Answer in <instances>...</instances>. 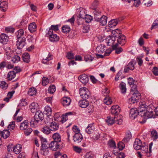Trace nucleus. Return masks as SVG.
Returning <instances> with one entry per match:
<instances>
[{"instance_id": "nucleus-1", "label": "nucleus", "mask_w": 158, "mask_h": 158, "mask_svg": "<svg viewBox=\"0 0 158 158\" xmlns=\"http://www.w3.org/2000/svg\"><path fill=\"white\" fill-rule=\"evenodd\" d=\"M111 112L112 114H114V117H107L106 120V123L108 125L111 126L114 123L119 125H121L122 123V120L121 119L120 115L117 116L120 112V107L118 105L112 106L111 108Z\"/></svg>"}, {"instance_id": "nucleus-2", "label": "nucleus", "mask_w": 158, "mask_h": 158, "mask_svg": "<svg viewBox=\"0 0 158 158\" xmlns=\"http://www.w3.org/2000/svg\"><path fill=\"white\" fill-rule=\"evenodd\" d=\"M34 118H31L30 122L31 125L32 127L36 126L38 122L44 119V114L40 110H38L35 112Z\"/></svg>"}, {"instance_id": "nucleus-3", "label": "nucleus", "mask_w": 158, "mask_h": 158, "mask_svg": "<svg viewBox=\"0 0 158 158\" xmlns=\"http://www.w3.org/2000/svg\"><path fill=\"white\" fill-rule=\"evenodd\" d=\"M44 122L45 124L49 126L51 131H56L58 129L59 123L54 121L52 118L47 117L44 120Z\"/></svg>"}, {"instance_id": "nucleus-4", "label": "nucleus", "mask_w": 158, "mask_h": 158, "mask_svg": "<svg viewBox=\"0 0 158 158\" xmlns=\"http://www.w3.org/2000/svg\"><path fill=\"white\" fill-rule=\"evenodd\" d=\"M79 94L81 97L84 99H86L89 97L90 93L87 88L84 87L80 89Z\"/></svg>"}, {"instance_id": "nucleus-5", "label": "nucleus", "mask_w": 158, "mask_h": 158, "mask_svg": "<svg viewBox=\"0 0 158 158\" xmlns=\"http://www.w3.org/2000/svg\"><path fill=\"white\" fill-rule=\"evenodd\" d=\"M118 29L114 31V32H116V34L117 35V44H120L122 46L124 45L126 43V37L123 35H122L119 33V34H118Z\"/></svg>"}, {"instance_id": "nucleus-6", "label": "nucleus", "mask_w": 158, "mask_h": 158, "mask_svg": "<svg viewBox=\"0 0 158 158\" xmlns=\"http://www.w3.org/2000/svg\"><path fill=\"white\" fill-rule=\"evenodd\" d=\"M140 94L138 91H136L132 95L131 98L129 99V103L130 104L137 102L140 98Z\"/></svg>"}, {"instance_id": "nucleus-7", "label": "nucleus", "mask_w": 158, "mask_h": 158, "mask_svg": "<svg viewBox=\"0 0 158 158\" xmlns=\"http://www.w3.org/2000/svg\"><path fill=\"white\" fill-rule=\"evenodd\" d=\"M142 114H140L141 116H145L148 118H155V116L153 113V110L149 106L147 107V110Z\"/></svg>"}, {"instance_id": "nucleus-8", "label": "nucleus", "mask_w": 158, "mask_h": 158, "mask_svg": "<svg viewBox=\"0 0 158 158\" xmlns=\"http://www.w3.org/2000/svg\"><path fill=\"white\" fill-rule=\"evenodd\" d=\"M26 37L19 38L16 41V46L18 48H23L26 44Z\"/></svg>"}, {"instance_id": "nucleus-9", "label": "nucleus", "mask_w": 158, "mask_h": 158, "mask_svg": "<svg viewBox=\"0 0 158 158\" xmlns=\"http://www.w3.org/2000/svg\"><path fill=\"white\" fill-rule=\"evenodd\" d=\"M149 106H147L145 102H142L139 103V106L138 108V110L139 112V115L140 114H142L144 112H145L147 110V107Z\"/></svg>"}, {"instance_id": "nucleus-10", "label": "nucleus", "mask_w": 158, "mask_h": 158, "mask_svg": "<svg viewBox=\"0 0 158 158\" xmlns=\"http://www.w3.org/2000/svg\"><path fill=\"white\" fill-rule=\"evenodd\" d=\"M139 112L136 108H132L130 109V117L134 119L138 114L139 115Z\"/></svg>"}, {"instance_id": "nucleus-11", "label": "nucleus", "mask_w": 158, "mask_h": 158, "mask_svg": "<svg viewBox=\"0 0 158 158\" xmlns=\"http://www.w3.org/2000/svg\"><path fill=\"white\" fill-rule=\"evenodd\" d=\"M47 36H49L50 40L52 42H56L59 40V37L56 34H46Z\"/></svg>"}, {"instance_id": "nucleus-12", "label": "nucleus", "mask_w": 158, "mask_h": 158, "mask_svg": "<svg viewBox=\"0 0 158 158\" xmlns=\"http://www.w3.org/2000/svg\"><path fill=\"white\" fill-rule=\"evenodd\" d=\"M71 100L69 97H64L62 99V103L64 107H67L69 106L70 104Z\"/></svg>"}, {"instance_id": "nucleus-13", "label": "nucleus", "mask_w": 158, "mask_h": 158, "mask_svg": "<svg viewBox=\"0 0 158 158\" xmlns=\"http://www.w3.org/2000/svg\"><path fill=\"white\" fill-rule=\"evenodd\" d=\"M59 144L58 142L52 141L49 144V147L52 150L56 151L59 148Z\"/></svg>"}, {"instance_id": "nucleus-14", "label": "nucleus", "mask_w": 158, "mask_h": 158, "mask_svg": "<svg viewBox=\"0 0 158 158\" xmlns=\"http://www.w3.org/2000/svg\"><path fill=\"white\" fill-rule=\"evenodd\" d=\"M117 36V35H116V34L114 33V34L112 37H109V38H108V41L107 40V43L108 44V45H112V47L114 45V43L115 42V38Z\"/></svg>"}, {"instance_id": "nucleus-15", "label": "nucleus", "mask_w": 158, "mask_h": 158, "mask_svg": "<svg viewBox=\"0 0 158 158\" xmlns=\"http://www.w3.org/2000/svg\"><path fill=\"white\" fill-rule=\"evenodd\" d=\"M78 79L82 83L85 84L89 81L88 76L85 74L80 75L78 77Z\"/></svg>"}, {"instance_id": "nucleus-16", "label": "nucleus", "mask_w": 158, "mask_h": 158, "mask_svg": "<svg viewBox=\"0 0 158 158\" xmlns=\"http://www.w3.org/2000/svg\"><path fill=\"white\" fill-rule=\"evenodd\" d=\"M21 71V69H19L18 71H11L8 73L7 76V78L9 81H11L16 76V73L19 72Z\"/></svg>"}, {"instance_id": "nucleus-17", "label": "nucleus", "mask_w": 158, "mask_h": 158, "mask_svg": "<svg viewBox=\"0 0 158 158\" xmlns=\"http://www.w3.org/2000/svg\"><path fill=\"white\" fill-rule=\"evenodd\" d=\"M107 17L105 15H103L99 19V18H96L95 19L97 21H99L100 25L102 26L105 25L107 22Z\"/></svg>"}, {"instance_id": "nucleus-18", "label": "nucleus", "mask_w": 158, "mask_h": 158, "mask_svg": "<svg viewBox=\"0 0 158 158\" xmlns=\"http://www.w3.org/2000/svg\"><path fill=\"white\" fill-rule=\"evenodd\" d=\"M9 40V37L5 34H2L0 35V42L3 44H7Z\"/></svg>"}, {"instance_id": "nucleus-19", "label": "nucleus", "mask_w": 158, "mask_h": 158, "mask_svg": "<svg viewBox=\"0 0 158 158\" xmlns=\"http://www.w3.org/2000/svg\"><path fill=\"white\" fill-rule=\"evenodd\" d=\"M83 137L81 133L75 134L73 136V139L74 142L78 143L81 141Z\"/></svg>"}, {"instance_id": "nucleus-20", "label": "nucleus", "mask_w": 158, "mask_h": 158, "mask_svg": "<svg viewBox=\"0 0 158 158\" xmlns=\"http://www.w3.org/2000/svg\"><path fill=\"white\" fill-rule=\"evenodd\" d=\"M142 145V142L138 139H136L134 144V147L136 150H139L141 146Z\"/></svg>"}, {"instance_id": "nucleus-21", "label": "nucleus", "mask_w": 158, "mask_h": 158, "mask_svg": "<svg viewBox=\"0 0 158 158\" xmlns=\"http://www.w3.org/2000/svg\"><path fill=\"white\" fill-rule=\"evenodd\" d=\"M30 108L31 111L32 113H35L37 112V110L38 108V105L35 102H33L30 106Z\"/></svg>"}, {"instance_id": "nucleus-22", "label": "nucleus", "mask_w": 158, "mask_h": 158, "mask_svg": "<svg viewBox=\"0 0 158 158\" xmlns=\"http://www.w3.org/2000/svg\"><path fill=\"white\" fill-rule=\"evenodd\" d=\"M95 129L93 123L89 124L85 129V131L88 134L92 133Z\"/></svg>"}, {"instance_id": "nucleus-23", "label": "nucleus", "mask_w": 158, "mask_h": 158, "mask_svg": "<svg viewBox=\"0 0 158 158\" xmlns=\"http://www.w3.org/2000/svg\"><path fill=\"white\" fill-rule=\"evenodd\" d=\"M28 126V120H26L20 123V129L22 130H26Z\"/></svg>"}, {"instance_id": "nucleus-24", "label": "nucleus", "mask_w": 158, "mask_h": 158, "mask_svg": "<svg viewBox=\"0 0 158 158\" xmlns=\"http://www.w3.org/2000/svg\"><path fill=\"white\" fill-rule=\"evenodd\" d=\"M52 138L54 140L53 141L59 143L61 141V136L58 133H56L53 134Z\"/></svg>"}, {"instance_id": "nucleus-25", "label": "nucleus", "mask_w": 158, "mask_h": 158, "mask_svg": "<svg viewBox=\"0 0 158 158\" xmlns=\"http://www.w3.org/2000/svg\"><path fill=\"white\" fill-rule=\"evenodd\" d=\"M22 146L20 144H17L13 147V152L16 154H19L21 151Z\"/></svg>"}, {"instance_id": "nucleus-26", "label": "nucleus", "mask_w": 158, "mask_h": 158, "mask_svg": "<svg viewBox=\"0 0 158 158\" xmlns=\"http://www.w3.org/2000/svg\"><path fill=\"white\" fill-rule=\"evenodd\" d=\"M79 106L82 108L86 107L89 105L88 102L85 99L80 101L78 103Z\"/></svg>"}, {"instance_id": "nucleus-27", "label": "nucleus", "mask_w": 158, "mask_h": 158, "mask_svg": "<svg viewBox=\"0 0 158 158\" xmlns=\"http://www.w3.org/2000/svg\"><path fill=\"white\" fill-rule=\"evenodd\" d=\"M37 26L35 23H32L29 25L28 29L31 33H33L36 30Z\"/></svg>"}, {"instance_id": "nucleus-28", "label": "nucleus", "mask_w": 158, "mask_h": 158, "mask_svg": "<svg viewBox=\"0 0 158 158\" xmlns=\"http://www.w3.org/2000/svg\"><path fill=\"white\" fill-rule=\"evenodd\" d=\"M119 88L121 93L123 94H125L126 93L127 90L126 85L125 83L123 82H121L120 84Z\"/></svg>"}, {"instance_id": "nucleus-29", "label": "nucleus", "mask_w": 158, "mask_h": 158, "mask_svg": "<svg viewBox=\"0 0 158 158\" xmlns=\"http://www.w3.org/2000/svg\"><path fill=\"white\" fill-rule=\"evenodd\" d=\"M45 113L47 115V117H51V114L52 113V110L51 108L48 106H46L45 107Z\"/></svg>"}, {"instance_id": "nucleus-30", "label": "nucleus", "mask_w": 158, "mask_h": 158, "mask_svg": "<svg viewBox=\"0 0 158 158\" xmlns=\"http://www.w3.org/2000/svg\"><path fill=\"white\" fill-rule=\"evenodd\" d=\"M71 112H70L66 113L65 114L62 115L61 116L60 118V119L59 122H60L62 123H63L68 119L67 115H71Z\"/></svg>"}, {"instance_id": "nucleus-31", "label": "nucleus", "mask_w": 158, "mask_h": 158, "mask_svg": "<svg viewBox=\"0 0 158 158\" xmlns=\"http://www.w3.org/2000/svg\"><path fill=\"white\" fill-rule=\"evenodd\" d=\"M17 39L19 38H23V37H26V35H24V33L23 30V29H20L18 31V32L16 33Z\"/></svg>"}, {"instance_id": "nucleus-32", "label": "nucleus", "mask_w": 158, "mask_h": 158, "mask_svg": "<svg viewBox=\"0 0 158 158\" xmlns=\"http://www.w3.org/2000/svg\"><path fill=\"white\" fill-rule=\"evenodd\" d=\"M118 44L116 43L112 46V48L113 50H115V53L117 54H119L123 50L121 47L118 48Z\"/></svg>"}, {"instance_id": "nucleus-33", "label": "nucleus", "mask_w": 158, "mask_h": 158, "mask_svg": "<svg viewBox=\"0 0 158 158\" xmlns=\"http://www.w3.org/2000/svg\"><path fill=\"white\" fill-rule=\"evenodd\" d=\"M42 131L44 133L48 135L51 133V130L49 126L45 125L43 127L42 129Z\"/></svg>"}, {"instance_id": "nucleus-34", "label": "nucleus", "mask_w": 158, "mask_h": 158, "mask_svg": "<svg viewBox=\"0 0 158 158\" xmlns=\"http://www.w3.org/2000/svg\"><path fill=\"white\" fill-rule=\"evenodd\" d=\"M23 61L26 63H28L30 61V56L27 53H25L23 55Z\"/></svg>"}, {"instance_id": "nucleus-35", "label": "nucleus", "mask_w": 158, "mask_h": 158, "mask_svg": "<svg viewBox=\"0 0 158 158\" xmlns=\"http://www.w3.org/2000/svg\"><path fill=\"white\" fill-rule=\"evenodd\" d=\"M118 23L117 19L111 20L109 22V26L111 28L116 26Z\"/></svg>"}, {"instance_id": "nucleus-36", "label": "nucleus", "mask_w": 158, "mask_h": 158, "mask_svg": "<svg viewBox=\"0 0 158 158\" xmlns=\"http://www.w3.org/2000/svg\"><path fill=\"white\" fill-rule=\"evenodd\" d=\"M36 92L37 90L35 88H31L29 89L28 94L31 96H33L36 94Z\"/></svg>"}, {"instance_id": "nucleus-37", "label": "nucleus", "mask_w": 158, "mask_h": 158, "mask_svg": "<svg viewBox=\"0 0 158 158\" xmlns=\"http://www.w3.org/2000/svg\"><path fill=\"white\" fill-rule=\"evenodd\" d=\"M7 3L6 1H3L0 4V8L2 11H5L7 7Z\"/></svg>"}, {"instance_id": "nucleus-38", "label": "nucleus", "mask_w": 158, "mask_h": 158, "mask_svg": "<svg viewBox=\"0 0 158 158\" xmlns=\"http://www.w3.org/2000/svg\"><path fill=\"white\" fill-rule=\"evenodd\" d=\"M105 46L104 45H101L96 49V51L99 53H102L105 51Z\"/></svg>"}, {"instance_id": "nucleus-39", "label": "nucleus", "mask_w": 158, "mask_h": 158, "mask_svg": "<svg viewBox=\"0 0 158 158\" xmlns=\"http://www.w3.org/2000/svg\"><path fill=\"white\" fill-rule=\"evenodd\" d=\"M51 28L49 29L48 32V34H52L53 33V30L56 31L58 30L57 25L54 26L52 25L51 26Z\"/></svg>"}, {"instance_id": "nucleus-40", "label": "nucleus", "mask_w": 158, "mask_h": 158, "mask_svg": "<svg viewBox=\"0 0 158 158\" xmlns=\"http://www.w3.org/2000/svg\"><path fill=\"white\" fill-rule=\"evenodd\" d=\"M1 132L2 136L4 139L7 138L10 135V132L7 130H4Z\"/></svg>"}, {"instance_id": "nucleus-41", "label": "nucleus", "mask_w": 158, "mask_h": 158, "mask_svg": "<svg viewBox=\"0 0 158 158\" xmlns=\"http://www.w3.org/2000/svg\"><path fill=\"white\" fill-rule=\"evenodd\" d=\"M131 137V135L130 132L126 134L125 137L123 141L125 143H127L128 142Z\"/></svg>"}, {"instance_id": "nucleus-42", "label": "nucleus", "mask_w": 158, "mask_h": 158, "mask_svg": "<svg viewBox=\"0 0 158 158\" xmlns=\"http://www.w3.org/2000/svg\"><path fill=\"white\" fill-rule=\"evenodd\" d=\"M20 57L19 55H15L11 58V61L14 63H17L20 60Z\"/></svg>"}, {"instance_id": "nucleus-43", "label": "nucleus", "mask_w": 158, "mask_h": 158, "mask_svg": "<svg viewBox=\"0 0 158 158\" xmlns=\"http://www.w3.org/2000/svg\"><path fill=\"white\" fill-rule=\"evenodd\" d=\"M151 137L152 139L155 140L158 138V134L156 131L153 130L151 132Z\"/></svg>"}, {"instance_id": "nucleus-44", "label": "nucleus", "mask_w": 158, "mask_h": 158, "mask_svg": "<svg viewBox=\"0 0 158 158\" xmlns=\"http://www.w3.org/2000/svg\"><path fill=\"white\" fill-rule=\"evenodd\" d=\"M8 86V84L5 81H2L0 82V88L4 90H6Z\"/></svg>"}, {"instance_id": "nucleus-45", "label": "nucleus", "mask_w": 158, "mask_h": 158, "mask_svg": "<svg viewBox=\"0 0 158 158\" xmlns=\"http://www.w3.org/2000/svg\"><path fill=\"white\" fill-rule=\"evenodd\" d=\"M101 12V11L99 10L98 8H96L93 9V13L95 16L94 17L95 19L97 18V16L100 15Z\"/></svg>"}, {"instance_id": "nucleus-46", "label": "nucleus", "mask_w": 158, "mask_h": 158, "mask_svg": "<svg viewBox=\"0 0 158 158\" xmlns=\"http://www.w3.org/2000/svg\"><path fill=\"white\" fill-rule=\"evenodd\" d=\"M103 102L107 105H109L111 104L112 101L110 98L109 96H107L104 99Z\"/></svg>"}, {"instance_id": "nucleus-47", "label": "nucleus", "mask_w": 158, "mask_h": 158, "mask_svg": "<svg viewBox=\"0 0 158 158\" xmlns=\"http://www.w3.org/2000/svg\"><path fill=\"white\" fill-rule=\"evenodd\" d=\"M52 59V56L49 55H48V56L46 57L45 58H44L42 61V63L45 64H48V62L50 60H51Z\"/></svg>"}, {"instance_id": "nucleus-48", "label": "nucleus", "mask_w": 158, "mask_h": 158, "mask_svg": "<svg viewBox=\"0 0 158 158\" xmlns=\"http://www.w3.org/2000/svg\"><path fill=\"white\" fill-rule=\"evenodd\" d=\"M56 91V87L54 85H50L48 89V92L51 94H53Z\"/></svg>"}, {"instance_id": "nucleus-49", "label": "nucleus", "mask_w": 158, "mask_h": 158, "mask_svg": "<svg viewBox=\"0 0 158 158\" xmlns=\"http://www.w3.org/2000/svg\"><path fill=\"white\" fill-rule=\"evenodd\" d=\"M70 28L68 26H64L62 27V31L64 33H67L69 32L70 31Z\"/></svg>"}, {"instance_id": "nucleus-50", "label": "nucleus", "mask_w": 158, "mask_h": 158, "mask_svg": "<svg viewBox=\"0 0 158 158\" xmlns=\"http://www.w3.org/2000/svg\"><path fill=\"white\" fill-rule=\"evenodd\" d=\"M93 135V139L94 140H97L100 138V134L98 131H95Z\"/></svg>"}, {"instance_id": "nucleus-51", "label": "nucleus", "mask_w": 158, "mask_h": 158, "mask_svg": "<svg viewBox=\"0 0 158 158\" xmlns=\"http://www.w3.org/2000/svg\"><path fill=\"white\" fill-rule=\"evenodd\" d=\"M84 19L86 22L89 23L92 20L93 18L90 15H86Z\"/></svg>"}, {"instance_id": "nucleus-52", "label": "nucleus", "mask_w": 158, "mask_h": 158, "mask_svg": "<svg viewBox=\"0 0 158 158\" xmlns=\"http://www.w3.org/2000/svg\"><path fill=\"white\" fill-rule=\"evenodd\" d=\"M49 82L48 79L45 77H43L42 81V84L43 86L46 85Z\"/></svg>"}, {"instance_id": "nucleus-53", "label": "nucleus", "mask_w": 158, "mask_h": 158, "mask_svg": "<svg viewBox=\"0 0 158 158\" xmlns=\"http://www.w3.org/2000/svg\"><path fill=\"white\" fill-rule=\"evenodd\" d=\"M15 127V122L14 121L10 122L8 127V128L10 130H13Z\"/></svg>"}, {"instance_id": "nucleus-54", "label": "nucleus", "mask_w": 158, "mask_h": 158, "mask_svg": "<svg viewBox=\"0 0 158 158\" xmlns=\"http://www.w3.org/2000/svg\"><path fill=\"white\" fill-rule=\"evenodd\" d=\"M125 147L124 143L122 142H120L118 144V147L119 150H122Z\"/></svg>"}, {"instance_id": "nucleus-55", "label": "nucleus", "mask_w": 158, "mask_h": 158, "mask_svg": "<svg viewBox=\"0 0 158 158\" xmlns=\"http://www.w3.org/2000/svg\"><path fill=\"white\" fill-rule=\"evenodd\" d=\"M61 116L59 113H56L54 115V121H57L59 122L60 119V118Z\"/></svg>"}, {"instance_id": "nucleus-56", "label": "nucleus", "mask_w": 158, "mask_h": 158, "mask_svg": "<svg viewBox=\"0 0 158 158\" xmlns=\"http://www.w3.org/2000/svg\"><path fill=\"white\" fill-rule=\"evenodd\" d=\"M94 59V58L92 57L90 55H86L85 56V60L86 61H91L93 60Z\"/></svg>"}, {"instance_id": "nucleus-57", "label": "nucleus", "mask_w": 158, "mask_h": 158, "mask_svg": "<svg viewBox=\"0 0 158 158\" xmlns=\"http://www.w3.org/2000/svg\"><path fill=\"white\" fill-rule=\"evenodd\" d=\"M140 149L141 150L142 152L143 153H145L148 151V147L143 145L141 146Z\"/></svg>"}, {"instance_id": "nucleus-58", "label": "nucleus", "mask_w": 158, "mask_h": 158, "mask_svg": "<svg viewBox=\"0 0 158 158\" xmlns=\"http://www.w3.org/2000/svg\"><path fill=\"white\" fill-rule=\"evenodd\" d=\"M94 155L91 152H88L86 153L85 158H94Z\"/></svg>"}, {"instance_id": "nucleus-59", "label": "nucleus", "mask_w": 158, "mask_h": 158, "mask_svg": "<svg viewBox=\"0 0 158 158\" xmlns=\"http://www.w3.org/2000/svg\"><path fill=\"white\" fill-rule=\"evenodd\" d=\"M109 145L111 147L115 148L116 147V146L115 142L113 140H110L108 143Z\"/></svg>"}, {"instance_id": "nucleus-60", "label": "nucleus", "mask_w": 158, "mask_h": 158, "mask_svg": "<svg viewBox=\"0 0 158 158\" xmlns=\"http://www.w3.org/2000/svg\"><path fill=\"white\" fill-rule=\"evenodd\" d=\"M89 30V26H86L83 27L82 31L84 33L88 32Z\"/></svg>"}, {"instance_id": "nucleus-61", "label": "nucleus", "mask_w": 158, "mask_h": 158, "mask_svg": "<svg viewBox=\"0 0 158 158\" xmlns=\"http://www.w3.org/2000/svg\"><path fill=\"white\" fill-rule=\"evenodd\" d=\"M73 131L75 133V134L80 133V130L78 129L77 127L76 126H74L72 128Z\"/></svg>"}, {"instance_id": "nucleus-62", "label": "nucleus", "mask_w": 158, "mask_h": 158, "mask_svg": "<svg viewBox=\"0 0 158 158\" xmlns=\"http://www.w3.org/2000/svg\"><path fill=\"white\" fill-rule=\"evenodd\" d=\"M152 72L155 75H158V69L157 67H154L152 69Z\"/></svg>"}, {"instance_id": "nucleus-63", "label": "nucleus", "mask_w": 158, "mask_h": 158, "mask_svg": "<svg viewBox=\"0 0 158 158\" xmlns=\"http://www.w3.org/2000/svg\"><path fill=\"white\" fill-rule=\"evenodd\" d=\"M128 66V68L130 69V70H133L135 68L134 65L132 62H130L127 65Z\"/></svg>"}, {"instance_id": "nucleus-64", "label": "nucleus", "mask_w": 158, "mask_h": 158, "mask_svg": "<svg viewBox=\"0 0 158 158\" xmlns=\"http://www.w3.org/2000/svg\"><path fill=\"white\" fill-rule=\"evenodd\" d=\"M66 57L69 59H71L73 58L74 55L73 53L71 52H69L67 53Z\"/></svg>"}]
</instances>
